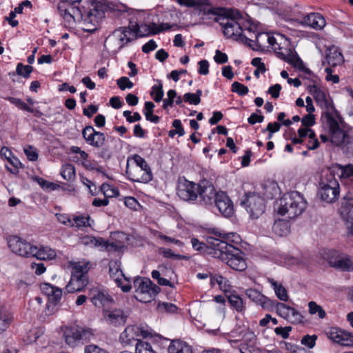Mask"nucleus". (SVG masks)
Returning a JSON list of instances; mask_svg holds the SVG:
<instances>
[{
	"mask_svg": "<svg viewBox=\"0 0 353 353\" xmlns=\"http://www.w3.org/2000/svg\"><path fill=\"white\" fill-rule=\"evenodd\" d=\"M239 236L236 233L224 234L222 239L209 240V254L227 263L236 271H243L247 268L243 252L232 243H238Z\"/></svg>",
	"mask_w": 353,
	"mask_h": 353,
	"instance_id": "nucleus-1",
	"label": "nucleus"
},
{
	"mask_svg": "<svg viewBox=\"0 0 353 353\" xmlns=\"http://www.w3.org/2000/svg\"><path fill=\"white\" fill-rule=\"evenodd\" d=\"M316 102L325 108L322 114L321 119L326 117L327 113H332V114H336L338 112L332 102L326 98L325 94L321 90H319L316 94L313 97Z\"/></svg>",
	"mask_w": 353,
	"mask_h": 353,
	"instance_id": "nucleus-27",
	"label": "nucleus"
},
{
	"mask_svg": "<svg viewBox=\"0 0 353 353\" xmlns=\"http://www.w3.org/2000/svg\"><path fill=\"white\" fill-rule=\"evenodd\" d=\"M90 296L92 303L96 307L109 306L113 303L112 298L104 290L93 288L90 291Z\"/></svg>",
	"mask_w": 353,
	"mask_h": 353,
	"instance_id": "nucleus-24",
	"label": "nucleus"
},
{
	"mask_svg": "<svg viewBox=\"0 0 353 353\" xmlns=\"http://www.w3.org/2000/svg\"><path fill=\"white\" fill-rule=\"evenodd\" d=\"M218 14L212 15L214 21L218 22L223 28V34L228 38H233L234 40L247 43L248 35L243 32V27L237 21L242 19L243 16L240 11L235 9H228L224 11L223 14L221 13V10L218 8Z\"/></svg>",
	"mask_w": 353,
	"mask_h": 353,
	"instance_id": "nucleus-2",
	"label": "nucleus"
},
{
	"mask_svg": "<svg viewBox=\"0 0 353 353\" xmlns=\"http://www.w3.org/2000/svg\"><path fill=\"white\" fill-rule=\"evenodd\" d=\"M246 294L250 299L261 305L263 309L269 310L274 305V301L270 299L257 290L252 289L248 290Z\"/></svg>",
	"mask_w": 353,
	"mask_h": 353,
	"instance_id": "nucleus-25",
	"label": "nucleus"
},
{
	"mask_svg": "<svg viewBox=\"0 0 353 353\" xmlns=\"http://www.w3.org/2000/svg\"><path fill=\"white\" fill-rule=\"evenodd\" d=\"M179 5L188 8L196 7L204 16L216 15L218 9L211 6L209 0H175Z\"/></svg>",
	"mask_w": 353,
	"mask_h": 353,
	"instance_id": "nucleus-17",
	"label": "nucleus"
},
{
	"mask_svg": "<svg viewBox=\"0 0 353 353\" xmlns=\"http://www.w3.org/2000/svg\"><path fill=\"white\" fill-rule=\"evenodd\" d=\"M327 336L333 342L343 346H353V333L338 327H331L326 331Z\"/></svg>",
	"mask_w": 353,
	"mask_h": 353,
	"instance_id": "nucleus-18",
	"label": "nucleus"
},
{
	"mask_svg": "<svg viewBox=\"0 0 353 353\" xmlns=\"http://www.w3.org/2000/svg\"><path fill=\"white\" fill-rule=\"evenodd\" d=\"M85 9L84 8H81L79 6H74V4L71 6V21H81L82 18L83 17L85 12Z\"/></svg>",
	"mask_w": 353,
	"mask_h": 353,
	"instance_id": "nucleus-48",
	"label": "nucleus"
},
{
	"mask_svg": "<svg viewBox=\"0 0 353 353\" xmlns=\"http://www.w3.org/2000/svg\"><path fill=\"white\" fill-rule=\"evenodd\" d=\"M309 313L311 315L318 314L319 319H324L326 316V312L323 308L318 305L314 301H310L308 303Z\"/></svg>",
	"mask_w": 353,
	"mask_h": 353,
	"instance_id": "nucleus-44",
	"label": "nucleus"
},
{
	"mask_svg": "<svg viewBox=\"0 0 353 353\" xmlns=\"http://www.w3.org/2000/svg\"><path fill=\"white\" fill-rule=\"evenodd\" d=\"M251 63L253 66L256 68L254 72V74L256 77L259 78L260 72H265L266 71L265 65L264 63L261 61V58L256 57L252 59Z\"/></svg>",
	"mask_w": 353,
	"mask_h": 353,
	"instance_id": "nucleus-53",
	"label": "nucleus"
},
{
	"mask_svg": "<svg viewBox=\"0 0 353 353\" xmlns=\"http://www.w3.org/2000/svg\"><path fill=\"white\" fill-rule=\"evenodd\" d=\"M319 195L321 199L330 203L334 202L339 196V184L333 171H327L319 182Z\"/></svg>",
	"mask_w": 353,
	"mask_h": 353,
	"instance_id": "nucleus-4",
	"label": "nucleus"
},
{
	"mask_svg": "<svg viewBox=\"0 0 353 353\" xmlns=\"http://www.w3.org/2000/svg\"><path fill=\"white\" fill-rule=\"evenodd\" d=\"M229 303L231 307L235 309L238 312H242L245 310V305L242 299L237 294H232L228 296Z\"/></svg>",
	"mask_w": 353,
	"mask_h": 353,
	"instance_id": "nucleus-39",
	"label": "nucleus"
},
{
	"mask_svg": "<svg viewBox=\"0 0 353 353\" xmlns=\"http://www.w3.org/2000/svg\"><path fill=\"white\" fill-rule=\"evenodd\" d=\"M214 204L224 216L230 217L232 215L234 211L233 204L225 192H218V195H216Z\"/></svg>",
	"mask_w": 353,
	"mask_h": 353,
	"instance_id": "nucleus-22",
	"label": "nucleus"
},
{
	"mask_svg": "<svg viewBox=\"0 0 353 353\" xmlns=\"http://www.w3.org/2000/svg\"><path fill=\"white\" fill-rule=\"evenodd\" d=\"M152 96L154 95L153 99L156 102H160L163 99V85L161 81H159L158 85H154L152 88V92L150 93Z\"/></svg>",
	"mask_w": 353,
	"mask_h": 353,
	"instance_id": "nucleus-49",
	"label": "nucleus"
},
{
	"mask_svg": "<svg viewBox=\"0 0 353 353\" xmlns=\"http://www.w3.org/2000/svg\"><path fill=\"white\" fill-rule=\"evenodd\" d=\"M104 17V12L99 8L98 3L92 4V8L86 10L82 18L83 30L85 32H93L96 30L100 20Z\"/></svg>",
	"mask_w": 353,
	"mask_h": 353,
	"instance_id": "nucleus-10",
	"label": "nucleus"
},
{
	"mask_svg": "<svg viewBox=\"0 0 353 353\" xmlns=\"http://www.w3.org/2000/svg\"><path fill=\"white\" fill-rule=\"evenodd\" d=\"M322 255L323 258L332 266V261H336L341 256V254L335 250H326L323 251Z\"/></svg>",
	"mask_w": 353,
	"mask_h": 353,
	"instance_id": "nucleus-47",
	"label": "nucleus"
},
{
	"mask_svg": "<svg viewBox=\"0 0 353 353\" xmlns=\"http://www.w3.org/2000/svg\"><path fill=\"white\" fill-rule=\"evenodd\" d=\"M274 307L276 306V312L278 314L286 319V318H288L289 316V313L292 309V307H290L283 303L276 302V301H274Z\"/></svg>",
	"mask_w": 353,
	"mask_h": 353,
	"instance_id": "nucleus-50",
	"label": "nucleus"
},
{
	"mask_svg": "<svg viewBox=\"0 0 353 353\" xmlns=\"http://www.w3.org/2000/svg\"><path fill=\"white\" fill-rule=\"evenodd\" d=\"M159 252L165 258H172L174 259H183L185 258V256L181 254H174L171 249H167L165 248H160Z\"/></svg>",
	"mask_w": 353,
	"mask_h": 353,
	"instance_id": "nucleus-58",
	"label": "nucleus"
},
{
	"mask_svg": "<svg viewBox=\"0 0 353 353\" xmlns=\"http://www.w3.org/2000/svg\"><path fill=\"white\" fill-rule=\"evenodd\" d=\"M132 30L135 33V38L142 37L145 36H148L150 34L151 30L146 24L137 25L135 24L133 26Z\"/></svg>",
	"mask_w": 353,
	"mask_h": 353,
	"instance_id": "nucleus-45",
	"label": "nucleus"
},
{
	"mask_svg": "<svg viewBox=\"0 0 353 353\" xmlns=\"http://www.w3.org/2000/svg\"><path fill=\"white\" fill-rule=\"evenodd\" d=\"M339 212L345 222L349 232L353 235V199L344 197L341 201Z\"/></svg>",
	"mask_w": 353,
	"mask_h": 353,
	"instance_id": "nucleus-21",
	"label": "nucleus"
},
{
	"mask_svg": "<svg viewBox=\"0 0 353 353\" xmlns=\"http://www.w3.org/2000/svg\"><path fill=\"white\" fill-rule=\"evenodd\" d=\"M135 353H156L152 348L151 345L143 341H138L136 343Z\"/></svg>",
	"mask_w": 353,
	"mask_h": 353,
	"instance_id": "nucleus-52",
	"label": "nucleus"
},
{
	"mask_svg": "<svg viewBox=\"0 0 353 353\" xmlns=\"http://www.w3.org/2000/svg\"><path fill=\"white\" fill-rule=\"evenodd\" d=\"M12 314L6 310L0 309V334L6 331L12 321Z\"/></svg>",
	"mask_w": 353,
	"mask_h": 353,
	"instance_id": "nucleus-36",
	"label": "nucleus"
},
{
	"mask_svg": "<svg viewBox=\"0 0 353 353\" xmlns=\"http://www.w3.org/2000/svg\"><path fill=\"white\" fill-rule=\"evenodd\" d=\"M232 91L238 93L241 96L245 95L248 93V88L239 82L234 81L232 84Z\"/></svg>",
	"mask_w": 353,
	"mask_h": 353,
	"instance_id": "nucleus-59",
	"label": "nucleus"
},
{
	"mask_svg": "<svg viewBox=\"0 0 353 353\" xmlns=\"http://www.w3.org/2000/svg\"><path fill=\"white\" fill-rule=\"evenodd\" d=\"M130 180L139 183H148L152 179V172H143L139 168H134L131 171H126Z\"/></svg>",
	"mask_w": 353,
	"mask_h": 353,
	"instance_id": "nucleus-29",
	"label": "nucleus"
},
{
	"mask_svg": "<svg viewBox=\"0 0 353 353\" xmlns=\"http://www.w3.org/2000/svg\"><path fill=\"white\" fill-rule=\"evenodd\" d=\"M101 190L107 199L108 197H113L119 195V190L117 188L111 187L108 183L102 184Z\"/></svg>",
	"mask_w": 353,
	"mask_h": 353,
	"instance_id": "nucleus-56",
	"label": "nucleus"
},
{
	"mask_svg": "<svg viewBox=\"0 0 353 353\" xmlns=\"http://www.w3.org/2000/svg\"><path fill=\"white\" fill-rule=\"evenodd\" d=\"M102 242L103 238H97L89 235L83 236L79 239V243L81 244L90 248H101Z\"/></svg>",
	"mask_w": 353,
	"mask_h": 353,
	"instance_id": "nucleus-37",
	"label": "nucleus"
},
{
	"mask_svg": "<svg viewBox=\"0 0 353 353\" xmlns=\"http://www.w3.org/2000/svg\"><path fill=\"white\" fill-rule=\"evenodd\" d=\"M33 71V67L29 65H23L21 63H19L17 65L16 72L18 75L22 76L24 78H28Z\"/></svg>",
	"mask_w": 353,
	"mask_h": 353,
	"instance_id": "nucleus-51",
	"label": "nucleus"
},
{
	"mask_svg": "<svg viewBox=\"0 0 353 353\" xmlns=\"http://www.w3.org/2000/svg\"><path fill=\"white\" fill-rule=\"evenodd\" d=\"M169 353H193L190 345L181 340H174L168 347Z\"/></svg>",
	"mask_w": 353,
	"mask_h": 353,
	"instance_id": "nucleus-31",
	"label": "nucleus"
},
{
	"mask_svg": "<svg viewBox=\"0 0 353 353\" xmlns=\"http://www.w3.org/2000/svg\"><path fill=\"white\" fill-rule=\"evenodd\" d=\"M199 190V183H195L185 179L179 180L177 194L181 199L185 201H196L198 198Z\"/></svg>",
	"mask_w": 353,
	"mask_h": 353,
	"instance_id": "nucleus-13",
	"label": "nucleus"
},
{
	"mask_svg": "<svg viewBox=\"0 0 353 353\" xmlns=\"http://www.w3.org/2000/svg\"><path fill=\"white\" fill-rule=\"evenodd\" d=\"M133 160L134 161L137 165L136 168H139L143 172H152L146 161L140 155L134 154L133 156Z\"/></svg>",
	"mask_w": 353,
	"mask_h": 353,
	"instance_id": "nucleus-54",
	"label": "nucleus"
},
{
	"mask_svg": "<svg viewBox=\"0 0 353 353\" xmlns=\"http://www.w3.org/2000/svg\"><path fill=\"white\" fill-rule=\"evenodd\" d=\"M211 239L212 238H209L208 239V244L207 245L203 243H202V242H200L196 238L192 239L191 243H192V247L196 250L205 251V252H207L208 254H209V249H210L209 240Z\"/></svg>",
	"mask_w": 353,
	"mask_h": 353,
	"instance_id": "nucleus-57",
	"label": "nucleus"
},
{
	"mask_svg": "<svg viewBox=\"0 0 353 353\" xmlns=\"http://www.w3.org/2000/svg\"><path fill=\"white\" fill-rule=\"evenodd\" d=\"M282 40L283 41V36L281 34H277L275 37L267 32H259L255 35L254 39H248L246 43L253 50H264L270 46L272 47L274 43L282 41Z\"/></svg>",
	"mask_w": 353,
	"mask_h": 353,
	"instance_id": "nucleus-8",
	"label": "nucleus"
},
{
	"mask_svg": "<svg viewBox=\"0 0 353 353\" xmlns=\"http://www.w3.org/2000/svg\"><path fill=\"white\" fill-rule=\"evenodd\" d=\"M307 201L303 195L297 191H293L284 194L281 199L278 213L287 218L294 219L302 212L306 208Z\"/></svg>",
	"mask_w": 353,
	"mask_h": 353,
	"instance_id": "nucleus-3",
	"label": "nucleus"
},
{
	"mask_svg": "<svg viewBox=\"0 0 353 353\" xmlns=\"http://www.w3.org/2000/svg\"><path fill=\"white\" fill-rule=\"evenodd\" d=\"M83 270V266L78 265L75 267L70 280L65 286V290L68 293L81 291L88 285V276L86 272Z\"/></svg>",
	"mask_w": 353,
	"mask_h": 353,
	"instance_id": "nucleus-11",
	"label": "nucleus"
},
{
	"mask_svg": "<svg viewBox=\"0 0 353 353\" xmlns=\"http://www.w3.org/2000/svg\"><path fill=\"white\" fill-rule=\"evenodd\" d=\"M168 98L163 100V108L167 109L168 107H172L174 99L176 97V92L174 90H170L168 93Z\"/></svg>",
	"mask_w": 353,
	"mask_h": 353,
	"instance_id": "nucleus-62",
	"label": "nucleus"
},
{
	"mask_svg": "<svg viewBox=\"0 0 353 353\" xmlns=\"http://www.w3.org/2000/svg\"><path fill=\"white\" fill-rule=\"evenodd\" d=\"M303 318V316L296 309L292 307L286 319L293 323H299L302 322Z\"/></svg>",
	"mask_w": 353,
	"mask_h": 353,
	"instance_id": "nucleus-60",
	"label": "nucleus"
},
{
	"mask_svg": "<svg viewBox=\"0 0 353 353\" xmlns=\"http://www.w3.org/2000/svg\"><path fill=\"white\" fill-rule=\"evenodd\" d=\"M9 101L14 104L16 106H17L19 108L26 110L29 112H33L34 109L30 108L25 102H23L20 99H17L14 97H10Z\"/></svg>",
	"mask_w": 353,
	"mask_h": 353,
	"instance_id": "nucleus-63",
	"label": "nucleus"
},
{
	"mask_svg": "<svg viewBox=\"0 0 353 353\" xmlns=\"http://www.w3.org/2000/svg\"><path fill=\"white\" fill-rule=\"evenodd\" d=\"M61 174L66 181H72L75 177V168L72 164L68 163L62 166Z\"/></svg>",
	"mask_w": 353,
	"mask_h": 353,
	"instance_id": "nucleus-43",
	"label": "nucleus"
},
{
	"mask_svg": "<svg viewBox=\"0 0 353 353\" xmlns=\"http://www.w3.org/2000/svg\"><path fill=\"white\" fill-rule=\"evenodd\" d=\"M268 281L274 288L276 296L281 301H287L288 299V292L282 284L277 283L273 279H268Z\"/></svg>",
	"mask_w": 353,
	"mask_h": 353,
	"instance_id": "nucleus-35",
	"label": "nucleus"
},
{
	"mask_svg": "<svg viewBox=\"0 0 353 353\" xmlns=\"http://www.w3.org/2000/svg\"><path fill=\"white\" fill-rule=\"evenodd\" d=\"M117 84L122 90H124L126 88L130 89L134 85L133 83L126 77H122L117 79Z\"/></svg>",
	"mask_w": 353,
	"mask_h": 353,
	"instance_id": "nucleus-64",
	"label": "nucleus"
},
{
	"mask_svg": "<svg viewBox=\"0 0 353 353\" xmlns=\"http://www.w3.org/2000/svg\"><path fill=\"white\" fill-rule=\"evenodd\" d=\"M272 230L277 236H283L290 233V226L288 222L278 220L273 224Z\"/></svg>",
	"mask_w": 353,
	"mask_h": 353,
	"instance_id": "nucleus-34",
	"label": "nucleus"
},
{
	"mask_svg": "<svg viewBox=\"0 0 353 353\" xmlns=\"http://www.w3.org/2000/svg\"><path fill=\"white\" fill-rule=\"evenodd\" d=\"M82 136L88 144L94 148H102L106 141L105 134L96 131L91 125H87L83 129Z\"/></svg>",
	"mask_w": 353,
	"mask_h": 353,
	"instance_id": "nucleus-20",
	"label": "nucleus"
},
{
	"mask_svg": "<svg viewBox=\"0 0 353 353\" xmlns=\"http://www.w3.org/2000/svg\"><path fill=\"white\" fill-rule=\"evenodd\" d=\"M250 216L253 219L259 218L265 211L264 200L259 195L254 193H248L241 201Z\"/></svg>",
	"mask_w": 353,
	"mask_h": 353,
	"instance_id": "nucleus-9",
	"label": "nucleus"
},
{
	"mask_svg": "<svg viewBox=\"0 0 353 353\" xmlns=\"http://www.w3.org/2000/svg\"><path fill=\"white\" fill-rule=\"evenodd\" d=\"M302 23L315 30L323 29L326 24L325 19L319 13L312 12L303 18Z\"/></svg>",
	"mask_w": 353,
	"mask_h": 353,
	"instance_id": "nucleus-28",
	"label": "nucleus"
},
{
	"mask_svg": "<svg viewBox=\"0 0 353 353\" xmlns=\"http://www.w3.org/2000/svg\"><path fill=\"white\" fill-rule=\"evenodd\" d=\"M218 195L213 184L207 180H202L199 182V190L198 198L199 203L205 206L214 205V200Z\"/></svg>",
	"mask_w": 353,
	"mask_h": 353,
	"instance_id": "nucleus-15",
	"label": "nucleus"
},
{
	"mask_svg": "<svg viewBox=\"0 0 353 353\" xmlns=\"http://www.w3.org/2000/svg\"><path fill=\"white\" fill-rule=\"evenodd\" d=\"M332 263L333 265L332 267L333 268L343 271H353V264L351 260L347 257L341 255L336 261H332Z\"/></svg>",
	"mask_w": 353,
	"mask_h": 353,
	"instance_id": "nucleus-33",
	"label": "nucleus"
},
{
	"mask_svg": "<svg viewBox=\"0 0 353 353\" xmlns=\"http://www.w3.org/2000/svg\"><path fill=\"white\" fill-rule=\"evenodd\" d=\"M72 5L65 2H59L57 6L59 14L68 22L71 21L70 10Z\"/></svg>",
	"mask_w": 353,
	"mask_h": 353,
	"instance_id": "nucleus-41",
	"label": "nucleus"
},
{
	"mask_svg": "<svg viewBox=\"0 0 353 353\" xmlns=\"http://www.w3.org/2000/svg\"><path fill=\"white\" fill-rule=\"evenodd\" d=\"M337 172L341 179H348L353 181V165L349 164L345 166L337 165Z\"/></svg>",
	"mask_w": 353,
	"mask_h": 353,
	"instance_id": "nucleus-40",
	"label": "nucleus"
},
{
	"mask_svg": "<svg viewBox=\"0 0 353 353\" xmlns=\"http://www.w3.org/2000/svg\"><path fill=\"white\" fill-rule=\"evenodd\" d=\"M92 335L90 330L75 326L66 328L63 334L66 343L72 347L80 341L89 340Z\"/></svg>",
	"mask_w": 353,
	"mask_h": 353,
	"instance_id": "nucleus-14",
	"label": "nucleus"
},
{
	"mask_svg": "<svg viewBox=\"0 0 353 353\" xmlns=\"http://www.w3.org/2000/svg\"><path fill=\"white\" fill-rule=\"evenodd\" d=\"M339 113L332 114L327 113L326 117L322 119L323 125L329 129L330 140L336 146L345 145L350 143L348 135L342 130L338 123Z\"/></svg>",
	"mask_w": 353,
	"mask_h": 353,
	"instance_id": "nucleus-6",
	"label": "nucleus"
},
{
	"mask_svg": "<svg viewBox=\"0 0 353 353\" xmlns=\"http://www.w3.org/2000/svg\"><path fill=\"white\" fill-rule=\"evenodd\" d=\"M272 48L281 59L304 71L305 73H310V70L304 67L302 60L297 54L289 47V41L285 37H283V41L274 43Z\"/></svg>",
	"mask_w": 353,
	"mask_h": 353,
	"instance_id": "nucleus-5",
	"label": "nucleus"
},
{
	"mask_svg": "<svg viewBox=\"0 0 353 353\" xmlns=\"http://www.w3.org/2000/svg\"><path fill=\"white\" fill-rule=\"evenodd\" d=\"M326 60L327 63L333 67L341 65L344 61L342 53L335 48H331L328 50Z\"/></svg>",
	"mask_w": 353,
	"mask_h": 353,
	"instance_id": "nucleus-32",
	"label": "nucleus"
},
{
	"mask_svg": "<svg viewBox=\"0 0 353 353\" xmlns=\"http://www.w3.org/2000/svg\"><path fill=\"white\" fill-rule=\"evenodd\" d=\"M135 298L140 302L148 303L160 292L159 286L149 279H137L134 281Z\"/></svg>",
	"mask_w": 353,
	"mask_h": 353,
	"instance_id": "nucleus-7",
	"label": "nucleus"
},
{
	"mask_svg": "<svg viewBox=\"0 0 353 353\" xmlns=\"http://www.w3.org/2000/svg\"><path fill=\"white\" fill-rule=\"evenodd\" d=\"M135 39V33L132 30V28L122 27L115 30L113 32L112 37H109L107 39L118 40L119 41V46L118 49L121 50L126 43Z\"/></svg>",
	"mask_w": 353,
	"mask_h": 353,
	"instance_id": "nucleus-23",
	"label": "nucleus"
},
{
	"mask_svg": "<svg viewBox=\"0 0 353 353\" xmlns=\"http://www.w3.org/2000/svg\"><path fill=\"white\" fill-rule=\"evenodd\" d=\"M57 256L56 251L48 246L39 248L33 246L31 256H34L39 260H50Z\"/></svg>",
	"mask_w": 353,
	"mask_h": 353,
	"instance_id": "nucleus-30",
	"label": "nucleus"
},
{
	"mask_svg": "<svg viewBox=\"0 0 353 353\" xmlns=\"http://www.w3.org/2000/svg\"><path fill=\"white\" fill-rule=\"evenodd\" d=\"M90 216L88 215H78L74 216L72 218V221L74 223V227L81 230L84 228L90 226V223H89Z\"/></svg>",
	"mask_w": 353,
	"mask_h": 353,
	"instance_id": "nucleus-42",
	"label": "nucleus"
},
{
	"mask_svg": "<svg viewBox=\"0 0 353 353\" xmlns=\"http://www.w3.org/2000/svg\"><path fill=\"white\" fill-rule=\"evenodd\" d=\"M8 244L9 248L14 254L24 257L31 256L33 245L20 237L17 236H10Z\"/></svg>",
	"mask_w": 353,
	"mask_h": 353,
	"instance_id": "nucleus-16",
	"label": "nucleus"
},
{
	"mask_svg": "<svg viewBox=\"0 0 353 353\" xmlns=\"http://www.w3.org/2000/svg\"><path fill=\"white\" fill-rule=\"evenodd\" d=\"M123 245L121 243H117L114 242H109L103 239V242L101 243V248L102 250H105L108 252L111 251H119Z\"/></svg>",
	"mask_w": 353,
	"mask_h": 353,
	"instance_id": "nucleus-55",
	"label": "nucleus"
},
{
	"mask_svg": "<svg viewBox=\"0 0 353 353\" xmlns=\"http://www.w3.org/2000/svg\"><path fill=\"white\" fill-rule=\"evenodd\" d=\"M211 285L213 286L216 283L221 289L226 291L230 286L229 281L221 275L216 274L210 278Z\"/></svg>",
	"mask_w": 353,
	"mask_h": 353,
	"instance_id": "nucleus-46",
	"label": "nucleus"
},
{
	"mask_svg": "<svg viewBox=\"0 0 353 353\" xmlns=\"http://www.w3.org/2000/svg\"><path fill=\"white\" fill-rule=\"evenodd\" d=\"M317 336L314 335H305L301 339V344L311 349L313 348L316 344Z\"/></svg>",
	"mask_w": 353,
	"mask_h": 353,
	"instance_id": "nucleus-61",
	"label": "nucleus"
},
{
	"mask_svg": "<svg viewBox=\"0 0 353 353\" xmlns=\"http://www.w3.org/2000/svg\"><path fill=\"white\" fill-rule=\"evenodd\" d=\"M264 196L268 199H272L279 194V188L276 182H269L264 185Z\"/></svg>",
	"mask_w": 353,
	"mask_h": 353,
	"instance_id": "nucleus-38",
	"label": "nucleus"
},
{
	"mask_svg": "<svg viewBox=\"0 0 353 353\" xmlns=\"http://www.w3.org/2000/svg\"><path fill=\"white\" fill-rule=\"evenodd\" d=\"M103 313L104 319L114 326L123 325L125 322L126 316L121 310H104Z\"/></svg>",
	"mask_w": 353,
	"mask_h": 353,
	"instance_id": "nucleus-26",
	"label": "nucleus"
},
{
	"mask_svg": "<svg viewBox=\"0 0 353 353\" xmlns=\"http://www.w3.org/2000/svg\"><path fill=\"white\" fill-rule=\"evenodd\" d=\"M109 274L111 279L120 287L124 292H128L131 289V285L127 283L123 284V281H126L124 274L121 270V263L117 260H112L109 263Z\"/></svg>",
	"mask_w": 353,
	"mask_h": 353,
	"instance_id": "nucleus-19",
	"label": "nucleus"
},
{
	"mask_svg": "<svg viewBox=\"0 0 353 353\" xmlns=\"http://www.w3.org/2000/svg\"><path fill=\"white\" fill-rule=\"evenodd\" d=\"M146 338L152 336V334L151 330L145 329L143 327H139L137 325H129L120 335V341L125 345H132L133 343H137L141 341L138 339L139 336Z\"/></svg>",
	"mask_w": 353,
	"mask_h": 353,
	"instance_id": "nucleus-12",
	"label": "nucleus"
}]
</instances>
